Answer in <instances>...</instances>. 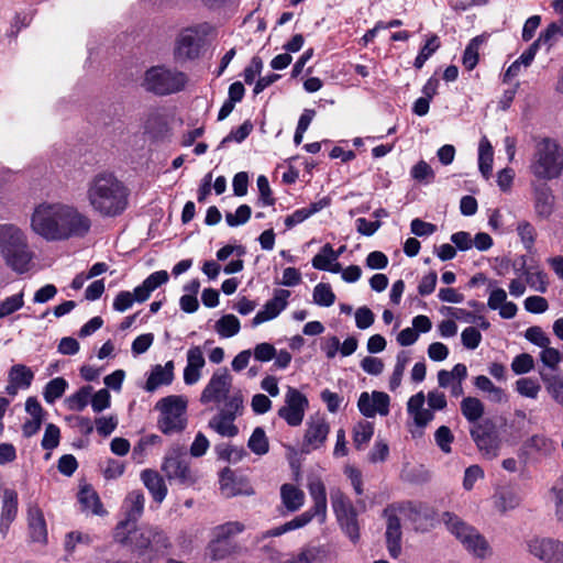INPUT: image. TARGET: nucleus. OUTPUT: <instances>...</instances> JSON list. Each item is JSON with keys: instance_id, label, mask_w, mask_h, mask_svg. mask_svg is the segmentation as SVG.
Listing matches in <instances>:
<instances>
[{"instance_id": "obj_21", "label": "nucleus", "mask_w": 563, "mask_h": 563, "mask_svg": "<svg viewBox=\"0 0 563 563\" xmlns=\"http://www.w3.org/2000/svg\"><path fill=\"white\" fill-rule=\"evenodd\" d=\"M559 541L560 540L552 538L533 537L529 539L526 544L529 554L533 558L543 563H553Z\"/></svg>"}, {"instance_id": "obj_43", "label": "nucleus", "mask_w": 563, "mask_h": 563, "mask_svg": "<svg viewBox=\"0 0 563 563\" xmlns=\"http://www.w3.org/2000/svg\"><path fill=\"white\" fill-rule=\"evenodd\" d=\"M244 531V525L239 521H229L214 527L211 536L218 540L230 541L231 538Z\"/></svg>"}, {"instance_id": "obj_62", "label": "nucleus", "mask_w": 563, "mask_h": 563, "mask_svg": "<svg viewBox=\"0 0 563 563\" xmlns=\"http://www.w3.org/2000/svg\"><path fill=\"white\" fill-rule=\"evenodd\" d=\"M461 340L466 349L475 350L482 341V334L476 328L468 327L462 331Z\"/></svg>"}, {"instance_id": "obj_40", "label": "nucleus", "mask_w": 563, "mask_h": 563, "mask_svg": "<svg viewBox=\"0 0 563 563\" xmlns=\"http://www.w3.org/2000/svg\"><path fill=\"white\" fill-rule=\"evenodd\" d=\"M335 261H338V254H334L332 245L327 243L321 247L320 252L313 256L311 264L313 268L327 272L330 265Z\"/></svg>"}, {"instance_id": "obj_54", "label": "nucleus", "mask_w": 563, "mask_h": 563, "mask_svg": "<svg viewBox=\"0 0 563 563\" xmlns=\"http://www.w3.org/2000/svg\"><path fill=\"white\" fill-rule=\"evenodd\" d=\"M435 443L443 453L451 452V443L453 442V434L446 426L438 428L434 434Z\"/></svg>"}, {"instance_id": "obj_39", "label": "nucleus", "mask_w": 563, "mask_h": 563, "mask_svg": "<svg viewBox=\"0 0 563 563\" xmlns=\"http://www.w3.org/2000/svg\"><path fill=\"white\" fill-rule=\"evenodd\" d=\"M374 434V426L368 421L358 422L353 429V444L356 450H364Z\"/></svg>"}, {"instance_id": "obj_60", "label": "nucleus", "mask_w": 563, "mask_h": 563, "mask_svg": "<svg viewBox=\"0 0 563 563\" xmlns=\"http://www.w3.org/2000/svg\"><path fill=\"white\" fill-rule=\"evenodd\" d=\"M551 493L554 497V510L559 521H563V475L555 482Z\"/></svg>"}, {"instance_id": "obj_10", "label": "nucleus", "mask_w": 563, "mask_h": 563, "mask_svg": "<svg viewBox=\"0 0 563 563\" xmlns=\"http://www.w3.org/2000/svg\"><path fill=\"white\" fill-rule=\"evenodd\" d=\"M161 411L158 428L164 434L181 432L187 426V399L183 396H168L156 406Z\"/></svg>"}, {"instance_id": "obj_24", "label": "nucleus", "mask_w": 563, "mask_h": 563, "mask_svg": "<svg viewBox=\"0 0 563 563\" xmlns=\"http://www.w3.org/2000/svg\"><path fill=\"white\" fill-rule=\"evenodd\" d=\"M29 531L32 541L44 543L47 539L46 522L42 510L35 506L30 505L27 509Z\"/></svg>"}, {"instance_id": "obj_12", "label": "nucleus", "mask_w": 563, "mask_h": 563, "mask_svg": "<svg viewBox=\"0 0 563 563\" xmlns=\"http://www.w3.org/2000/svg\"><path fill=\"white\" fill-rule=\"evenodd\" d=\"M231 389H203L201 402H214L219 412L236 418L243 409V397L239 391L230 393Z\"/></svg>"}, {"instance_id": "obj_30", "label": "nucleus", "mask_w": 563, "mask_h": 563, "mask_svg": "<svg viewBox=\"0 0 563 563\" xmlns=\"http://www.w3.org/2000/svg\"><path fill=\"white\" fill-rule=\"evenodd\" d=\"M520 503L521 497L519 493L510 487H503L494 495V505L501 512L517 508Z\"/></svg>"}, {"instance_id": "obj_36", "label": "nucleus", "mask_w": 563, "mask_h": 563, "mask_svg": "<svg viewBox=\"0 0 563 563\" xmlns=\"http://www.w3.org/2000/svg\"><path fill=\"white\" fill-rule=\"evenodd\" d=\"M522 275L526 276L527 284L536 291L545 292L548 289L547 274L542 271H532L531 266H526V260L522 257Z\"/></svg>"}, {"instance_id": "obj_37", "label": "nucleus", "mask_w": 563, "mask_h": 563, "mask_svg": "<svg viewBox=\"0 0 563 563\" xmlns=\"http://www.w3.org/2000/svg\"><path fill=\"white\" fill-rule=\"evenodd\" d=\"M235 475L232 470L225 467L220 474V489L227 497H233L241 494L251 495L252 490H242L238 488Z\"/></svg>"}, {"instance_id": "obj_55", "label": "nucleus", "mask_w": 563, "mask_h": 563, "mask_svg": "<svg viewBox=\"0 0 563 563\" xmlns=\"http://www.w3.org/2000/svg\"><path fill=\"white\" fill-rule=\"evenodd\" d=\"M410 174H411L412 178L418 181L430 183L434 178V173H433L431 166L424 161L418 162L411 168Z\"/></svg>"}, {"instance_id": "obj_56", "label": "nucleus", "mask_w": 563, "mask_h": 563, "mask_svg": "<svg viewBox=\"0 0 563 563\" xmlns=\"http://www.w3.org/2000/svg\"><path fill=\"white\" fill-rule=\"evenodd\" d=\"M525 338L541 349L550 345L549 336L540 327L537 325L528 328L526 330Z\"/></svg>"}, {"instance_id": "obj_18", "label": "nucleus", "mask_w": 563, "mask_h": 563, "mask_svg": "<svg viewBox=\"0 0 563 563\" xmlns=\"http://www.w3.org/2000/svg\"><path fill=\"white\" fill-rule=\"evenodd\" d=\"M290 291L286 289H275L274 296L269 299L252 319V325L257 327L263 322L275 319L288 305Z\"/></svg>"}, {"instance_id": "obj_45", "label": "nucleus", "mask_w": 563, "mask_h": 563, "mask_svg": "<svg viewBox=\"0 0 563 563\" xmlns=\"http://www.w3.org/2000/svg\"><path fill=\"white\" fill-rule=\"evenodd\" d=\"M461 409L464 417L470 421L471 426L474 423H479L477 420L482 417L484 409L482 402L478 399L472 397L463 399Z\"/></svg>"}, {"instance_id": "obj_29", "label": "nucleus", "mask_w": 563, "mask_h": 563, "mask_svg": "<svg viewBox=\"0 0 563 563\" xmlns=\"http://www.w3.org/2000/svg\"><path fill=\"white\" fill-rule=\"evenodd\" d=\"M329 205V199L323 198L319 201L312 202L309 207L300 208L294 211L291 214L285 218V225L287 229H291L295 225L303 222L314 213L321 211Z\"/></svg>"}, {"instance_id": "obj_2", "label": "nucleus", "mask_w": 563, "mask_h": 563, "mask_svg": "<svg viewBox=\"0 0 563 563\" xmlns=\"http://www.w3.org/2000/svg\"><path fill=\"white\" fill-rule=\"evenodd\" d=\"M87 198L96 212L114 218L126 210L129 189L112 173L102 172L89 181Z\"/></svg>"}, {"instance_id": "obj_53", "label": "nucleus", "mask_w": 563, "mask_h": 563, "mask_svg": "<svg viewBox=\"0 0 563 563\" xmlns=\"http://www.w3.org/2000/svg\"><path fill=\"white\" fill-rule=\"evenodd\" d=\"M253 125L250 121H245L239 128L232 130L220 143L219 147H222L225 143L235 141L238 143L243 142L252 132Z\"/></svg>"}, {"instance_id": "obj_31", "label": "nucleus", "mask_w": 563, "mask_h": 563, "mask_svg": "<svg viewBox=\"0 0 563 563\" xmlns=\"http://www.w3.org/2000/svg\"><path fill=\"white\" fill-rule=\"evenodd\" d=\"M283 505L288 511L298 510L305 503V493L292 484H284L280 488Z\"/></svg>"}, {"instance_id": "obj_28", "label": "nucleus", "mask_w": 563, "mask_h": 563, "mask_svg": "<svg viewBox=\"0 0 563 563\" xmlns=\"http://www.w3.org/2000/svg\"><path fill=\"white\" fill-rule=\"evenodd\" d=\"M174 378V362L168 361L165 365H155L147 377L145 387H159L170 385Z\"/></svg>"}, {"instance_id": "obj_64", "label": "nucleus", "mask_w": 563, "mask_h": 563, "mask_svg": "<svg viewBox=\"0 0 563 563\" xmlns=\"http://www.w3.org/2000/svg\"><path fill=\"white\" fill-rule=\"evenodd\" d=\"M388 444L383 440H378L374 443L372 450L368 453V461L374 464L378 462H384L388 457Z\"/></svg>"}, {"instance_id": "obj_42", "label": "nucleus", "mask_w": 563, "mask_h": 563, "mask_svg": "<svg viewBox=\"0 0 563 563\" xmlns=\"http://www.w3.org/2000/svg\"><path fill=\"white\" fill-rule=\"evenodd\" d=\"M18 515V493L13 489H4L1 519L14 521Z\"/></svg>"}, {"instance_id": "obj_11", "label": "nucleus", "mask_w": 563, "mask_h": 563, "mask_svg": "<svg viewBox=\"0 0 563 563\" xmlns=\"http://www.w3.org/2000/svg\"><path fill=\"white\" fill-rule=\"evenodd\" d=\"M331 505L342 531L356 543L360 540L357 512L350 498L340 489L331 492Z\"/></svg>"}, {"instance_id": "obj_58", "label": "nucleus", "mask_w": 563, "mask_h": 563, "mask_svg": "<svg viewBox=\"0 0 563 563\" xmlns=\"http://www.w3.org/2000/svg\"><path fill=\"white\" fill-rule=\"evenodd\" d=\"M256 184L260 191L258 203L262 206H273L275 203V199L272 197V190L266 176H258Z\"/></svg>"}, {"instance_id": "obj_61", "label": "nucleus", "mask_w": 563, "mask_h": 563, "mask_svg": "<svg viewBox=\"0 0 563 563\" xmlns=\"http://www.w3.org/2000/svg\"><path fill=\"white\" fill-rule=\"evenodd\" d=\"M217 450L221 459L227 460L231 463H236L246 455V451L243 448H238L233 445H227L223 448L219 446L217 448Z\"/></svg>"}, {"instance_id": "obj_17", "label": "nucleus", "mask_w": 563, "mask_h": 563, "mask_svg": "<svg viewBox=\"0 0 563 563\" xmlns=\"http://www.w3.org/2000/svg\"><path fill=\"white\" fill-rule=\"evenodd\" d=\"M357 405L365 417L387 416L389 412V396L375 389L372 394L364 391L361 394Z\"/></svg>"}, {"instance_id": "obj_7", "label": "nucleus", "mask_w": 563, "mask_h": 563, "mask_svg": "<svg viewBox=\"0 0 563 563\" xmlns=\"http://www.w3.org/2000/svg\"><path fill=\"white\" fill-rule=\"evenodd\" d=\"M442 520L448 530L462 543L464 549L477 559H487L493 554L488 541L477 529L452 512H444Z\"/></svg>"}, {"instance_id": "obj_23", "label": "nucleus", "mask_w": 563, "mask_h": 563, "mask_svg": "<svg viewBox=\"0 0 563 563\" xmlns=\"http://www.w3.org/2000/svg\"><path fill=\"white\" fill-rule=\"evenodd\" d=\"M141 481L157 504H161L165 499L167 486L157 471L151 468L142 471Z\"/></svg>"}, {"instance_id": "obj_26", "label": "nucleus", "mask_w": 563, "mask_h": 563, "mask_svg": "<svg viewBox=\"0 0 563 563\" xmlns=\"http://www.w3.org/2000/svg\"><path fill=\"white\" fill-rule=\"evenodd\" d=\"M424 395L421 391L408 401V412L416 426L420 428L426 427L433 419V412L429 408H424Z\"/></svg>"}, {"instance_id": "obj_3", "label": "nucleus", "mask_w": 563, "mask_h": 563, "mask_svg": "<svg viewBox=\"0 0 563 563\" xmlns=\"http://www.w3.org/2000/svg\"><path fill=\"white\" fill-rule=\"evenodd\" d=\"M0 255L13 272H29L34 254L30 249L26 233L16 224H0Z\"/></svg>"}, {"instance_id": "obj_15", "label": "nucleus", "mask_w": 563, "mask_h": 563, "mask_svg": "<svg viewBox=\"0 0 563 563\" xmlns=\"http://www.w3.org/2000/svg\"><path fill=\"white\" fill-rule=\"evenodd\" d=\"M307 407L308 399L298 389H288L285 397V405L279 408L278 416L289 426L297 427L301 424Z\"/></svg>"}, {"instance_id": "obj_33", "label": "nucleus", "mask_w": 563, "mask_h": 563, "mask_svg": "<svg viewBox=\"0 0 563 563\" xmlns=\"http://www.w3.org/2000/svg\"><path fill=\"white\" fill-rule=\"evenodd\" d=\"M493 157V146L487 137L484 136L478 146V167L485 179H488L492 175Z\"/></svg>"}, {"instance_id": "obj_50", "label": "nucleus", "mask_w": 563, "mask_h": 563, "mask_svg": "<svg viewBox=\"0 0 563 563\" xmlns=\"http://www.w3.org/2000/svg\"><path fill=\"white\" fill-rule=\"evenodd\" d=\"M517 232L528 252H532L536 242V229L528 221H521L517 225Z\"/></svg>"}, {"instance_id": "obj_41", "label": "nucleus", "mask_w": 563, "mask_h": 563, "mask_svg": "<svg viewBox=\"0 0 563 563\" xmlns=\"http://www.w3.org/2000/svg\"><path fill=\"white\" fill-rule=\"evenodd\" d=\"M162 443V438L157 434H147L142 437L133 448L132 456L137 463H143L148 453V449Z\"/></svg>"}, {"instance_id": "obj_20", "label": "nucleus", "mask_w": 563, "mask_h": 563, "mask_svg": "<svg viewBox=\"0 0 563 563\" xmlns=\"http://www.w3.org/2000/svg\"><path fill=\"white\" fill-rule=\"evenodd\" d=\"M387 519L386 542L391 558L396 559L401 552V525L394 507H387L384 510Z\"/></svg>"}, {"instance_id": "obj_49", "label": "nucleus", "mask_w": 563, "mask_h": 563, "mask_svg": "<svg viewBox=\"0 0 563 563\" xmlns=\"http://www.w3.org/2000/svg\"><path fill=\"white\" fill-rule=\"evenodd\" d=\"M23 298L24 294L21 291L2 300L0 302V319L5 318L21 309L24 305Z\"/></svg>"}, {"instance_id": "obj_13", "label": "nucleus", "mask_w": 563, "mask_h": 563, "mask_svg": "<svg viewBox=\"0 0 563 563\" xmlns=\"http://www.w3.org/2000/svg\"><path fill=\"white\" fill-rule=\"evenodd\" d=\"M472 439L478 450L488 459L497 456L499 438L495 424L490 420L481 421L470 427Z\"/></svg>"}, {"instance_id": "obj_32", "label": "nucleus", "mask_w": 563, "mask_h": 563, "mask_svg": "<svg viewBox=\"0 0 563 563\" xmlns=\"http://www.w3.org/2000/svg\"><path fill=\"white\" fill-rule=\"evenodd\" d=\"M234 420V417L219 412L209 421V427L222 437L232 438L239 432Z\"/></svg>"}, {"instance_id": "obj_19", "label": "nucleus", "mask_w": 563, "mask_h": 563, "mask_svg": "<svg viewBox=\"0 0 563 563\" xmlns=\"http://www.w3.org/2000/svg\"><path fill=\"white\" fill-rule=\"evenodd\" d=\"M330 432L329 423L320 417L311 418L307 423V430L303 439V449L306 452L321 448Z\"/></svg>"}, {"instance_id": "obj_51", "label": "nucleus", "mask_w": 563, "mask_h": 563, "mask_svg": "<svg viewBox=\"0 0 563 563\" xmlns=\"http://www.w3.org/2000/svg\"><path fill=\"white\" fill-rule=\"evenodd\" d=\"M78 500L85 509L91 510L92 514H100L101 504L98 495L90 488H82L78 494Z\"/></svg>"}, {"instance_id": "obj_25", "label": "nucleus", "mask_w": 563, "mask_h": 563, "mask_svg": "<svg viewBox=\"0 0 563 563\" xmlns=\"http://www.w3.org/2000/svg\"><path fill=\"white\" fill-rule=\"evenodd\" d=\"M554 195L551 188L545 184H540L534 188V210L541 218H549L554 208Z\"/></svg>"}, {"instance_id": "obj_47", "label": "nucleus", "mask_w": 563, "mask_h": 563, "mask_svg": "<svg viewBox=\"0 0 563 563\" xmlns=\"http://www.w3.org/2000/svg\"><path fill=\"white\" fill-rule=\"evenodd\" d=\"M232 544L230 541H222L211 538L207 551L213 561L223 560L232 552Z\"/></svg>"}, {"instance_id": "obj_38", "label": "nucleus", "mask_w": 563, "mask_h": 563, "mask_svg": "<svg viewBox=\"0 0 563 563\" xmlns=\"http://www.w3.org/2000/svg\"><path fill=\"white\" fill-rule=\"evenodd\" d=\"M214 329L221 338H232L240 332L241 323L234 314H224L216 322Z\"/></svg>"}, {"instance_id": "obj_6", "label": "nucleus", "mask_w": 563, "mask_h": 563, "mask_svg": "<svg viewBox=\"0 0 563 563\" xmlns=\"http://www.w3.org/2000/svg\"><path fill=\"white\" fill-rule=\"evenodd\" d=\"M188 77L184 71L162 65L145 70L141 87L156 96H168L185 89Z\"/></svg>"}, {"instance_id": "obj_16", "label": "nucleus", "mask_w": 563, "mask_h": 563, "mask_svg": "<svg viewBox=\"0 0 563 563\" xmlns=\"http://www.w3.org/2000/svg\"><path fill=\"white\" fill-rule=\"evenodd\" d=\"M202 38L196 27L181 31L176 40L174 55L179 62L195 59L199 56Z\"/></svg>"}, {"instance_id": "obj_44", "label": "nucleus", "mask_w": 563, "mask_h": 563, "mask_svg": "<svg viewBox=\"0 0 563 563\" xmlns=\"http://www.w3.org/2000/svg\"><path fill=\"white\" fill-rule=\"evenodd\" d=\"M247 446L256 455H264L268 452L269 444L263 428L257 427L253 430Z\"/></svg>"}, {"instance_id": "obj_59", "label": "nucleus", "mask_w": 563, "mask_h": 563, "mask_svg": "<svg viewBox=\"0 0 563 563\" xmlns=\"http://www.w3.org/2000/svg\"><path fill=\"white\" fill-rule=\"evenodd\" d=\"M533 365H534L533 357L528 353H522V354L517 355L512 360L511 368L516 374L521 375V374H526L530 369H532Z\"/></svg>"}, {"instance_id": "obj_57", "label": "nucleus", "mask_w": 563, "mask_h": 563, "mask_svg": "<svg viewBox=\"0 0 563 563\" xmlns=\"http://www.w3.org/2000/svg\"><path fill=\"white\" fill-rule=\"evenodd\" d=\"M60 431L59 428L53 423H48L46 426L43 439L42 446L45 450H53L59 443Z\"/></svg>"}, {"instance_id": "obj_48", "label": "nucleus", "mask_w": 563, "mask_h": 563, "mask_svg": "<svg viewBox=\"0 0 563 563\" xmlns=\"http://www.w3.org/2000/svg\"><path fill=\"white\" fill-rule=\"evenodd\" d=\"M313 301L321 307H330L335 301V295L329 284L320 283L313 289Z\"/></svg>"}, {"instance_id": "obj_35", "label": "nucleus", "mask_w": 563, "mask_h": 563, "mask_svg": "<svg viewBox=\"0 0 563 563\" xmlns=\"http://www.w3.org/2000/svg\"><path fill=\"white\" fill-rule=\"evenodd\" d=\"M145 504L144 494L140 490L131 492L125 498L128 521H136L143 514Z\"/></svg>"}, {"instance_id": "obj_22", "label": "nucleus", "mask_w": 563, "mask_h": 563, "mask_svg": "<svg viewBox=\"0 0 563 563\" xmlns=\"http://www.w3.org/2000/svg\"><path fill=\"white\" fill-rule=\"evenodd\" d=\"M205 364L201 349L199 346L190 347L187 352V365L184 369V380L187 385H194L199 380L200 371Z\"/></svg>"}, {"instance_id": "obj_14", "label": "nucleus", "mask_w": 563, "mask_h": 563, "mask_svg": "<svg viewBox=\"0 0 563 563\" xmlns=\"http://www.w3.org/2000/svg\"><path fill=\"white\" fill-rule=\"evenodd\" d=\"M555 451V443L545 434H533L520 448L519 456L525 463L549 457Z\"/></svg>"}, {"instance_id": "obj_1", "label": "nucleus", "mask_w": 563, "mask_h": 563, "mask_svg": "<svg viewBox=\"0 0 563 563\" xmlns=\"http://www.w3.org/2000/svg\"><path fill=\"white\" fill-rule=\"evenodd\" d=\"M31 228L47 241H64L87 235L91 220L73 206L42 203L32 214Z\"/></svg>"}, {"instance_id": "obj_8", "label": "nucleus", "mask_w": 563, "mask_h": 563, "mask_svg": "<svg viewBox=\"0 0 563 563\" xmlns=\"http://www.w3.org/2000/svg\"><path fill=\"white\" fill-rule=\"evenodd\" d=\"M162 472L168 481H175L186 487L194 485L197 481V475L190 467L187 449L178 443L167 450L163 459Z\"/></svg>"}, {"instance_id": "obj_9", "label": "nucleus", "mask_w": 563, "mask_h": 563, "mask_svg": "<svg viewBox=\"0 0 563 563\" xmlns=\"http://www.w3.org/2000/svg\"><path fill=\"white\" fill-rule=\"evenodd\" d=\"M131 544L141 554L150 559L165 555L172 548V542L164 530L154 526H143L131 532Z\"/></svg>"}, {"instance_id": "obj_5", "label": "nucleus", "mask_w": 563, "mask_h": 563, "mask_svg": "<svg viewBox=\"0 0 563 563\" xmlns=\"http://www.w3.org/2000/svg\"><path fill=\"white\" fill-rule=\"evenodd\" d=\"M308 490L313 500V506L309 510L300 514L279 527L263 532L257 540L260 541L266 538L279 537L288 531L302 528L308 525L313 517H320V521L323 522L327 515L325 486L320 478H312L308 483Z\"/></svg>"}, {"instance_id": "obj_52", "label": "nucleus", "mask_w": 563, "mask_h": 563, "mask_svg": "<svg viewBox=\"0 0 563 563\" xmlns=\"http://www.w3.org/2000/svg\"><path fill=\"white\" fill-rule=\"evenodd\" d=\"M252 214V209L249 205H241L234 213L228 212L225 214V222L229 227L234 228L245 224Z\"/></svg>"}, {"instance_id": "obj_4", "label": "nucleus", "mask_w": 563, "mask_h": 563, "mask_svg": "<svg viewBox=\"0 0 563 563\" xmlns=\"http://www.w3.org/2000/svg\"><path fill=\"white\" fill-rule=\"evenodd\" d=\"M534 140V151L529 166L531 174L542 180L560 177L563 172V150L553 139Z\"/></svg>"}, {"instance_id": "obj_46", "label": "nucleus", "mask_w": 563, "mask_h": 563, "mask_svg": "<svg viewBox=\"0 0 563 563\" xmlns=\"http://www.w3.org/2000/svg\"><path fill=\"white\" fill-rule=\"evenodd\" d=\"M483 43V40L481 36H476L474 38H472L470 41V43L467 44L465 51H464V54H463V58H462V63L464 65V67L467 69V70H473L477 63H478V49H479V45Z\"/></svg>"}, {"instance_id": "obj_34", "label": "nucleus", "mask_w": 563, "mask_h": 563, "mask_svg": "<svg viewBox=\"0 0 563 563\" xmlns=\"http://www.w3.org/2000/svg\"><path fill=\"white\" fill-rule=\"evenodd\" d=\"M10 387H30L34 373L32 369L23 364L13 365L9 371Z\"/></svg>"}, {"instance_id": "obj_63", "label": "nucleus", "mask_w": 563, "mask_h": 563, "mask_svg": "<svg viewBox=\"0 0 563 563\" xmlns=\"http://www.w3.org/2000/svg\"><path fill=\"white\" fill-rule=\"evenodd\" d=\"M374 321L375 316L368 307L363 306L355 311V324L358 329L365 330L369 328Z\"/></svg>"}, {"instance_id": "obj_27", "label": "nucleus", "mask_w": 563, "mask_h": 563, "mask_svg": "<svg viewBox=\"0 0 563 563\" xmlns=\"http://www.w3.org/2000/svg\"><path fill=\"white\" fill-rule=\"evenodd\" d=\"M327 551L322 547L307 545L280 563H324Z\"/></svg>"}]
</instances>
